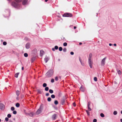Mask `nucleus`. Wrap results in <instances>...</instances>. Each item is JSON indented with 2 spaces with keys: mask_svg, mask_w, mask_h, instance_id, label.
I'll return each instance as SVG.
<instances>
[{
  "mask_svg": "<svg viewBox=\"0 0 122 122\" xmlns=\"http://www.w3.org/2000/svg\"><path fill=\"white\" fill-rule=\"evenodd\" d=\"M53 70L52 69L49 70L46 74V76L47 77H51L53 74Z\"/></svg>",
  "mask_w": 122,
  "mask_h": 122,
  "instance_id": "f257e3e1",
  "label": "nucleus"
},
{
  "mask_svg": "<svg viewBox=\"0 0 122 122\" xmlns=\"http://www.w3.org/2000/svg\"><path fill=\"white\" fill-rule=\"evenodd\" d=\"M11 5L12 6L15 8L19 6V5L18 3H16L15 2H13L12 3Z\"/></svg>",
  "mask_w": 122,
  "mask_h": 122,
  "instance_id": "f03ea898",
  "label": "nucleus"
},
{
  "mask_svg": "<svg viewBox=\"0 0 122 122\" xmlns=\"http://www.w3.org/2000/svg\"><path fill=\"white\" fill-rule=\"evenodd\" d=\"M106 59V57H105L102 60L101 63V65L102 66H104V65L105 61Z\"/></svg>",
  "mask_w": 122,
  "mask_h": 122,
  "instance_id": "7ed1b4c3",
  "label": "nucleus"
},
{
  "mask_svg": "<svg viewBox=\"0 0 122 122\" xmlns=\"http://www.w3.org/2000/svg\"><path fill=\"white\" fill-rule=\"evenodd\" d=\"M64 17H71L72 16V14L70 13H67L63 15Z\"/></svg>",
  "mask_w": 122,
  "mask_h": 122,
  "instance_id": "20e7f679",
  "label": "nucleus"
},
{
  "mask_svg": "<svg viewBox=\"0 0 122 122\" xmlns=\"http://www.w3.org/2000/svg\"><path fill=\"white\" fill-rule=\"evenodd\" d=\"M88 62L90 68H92V65L93 64V62L91 59H88Z\"/></svg>",
  "mask_w": 122,
  "mask_h": 122,
  "instance_id": "39448f33",
  "label": "nucleus"
},
{
  "mask_svg": "<svg viewBox=\"0 0 122 122\" xmlns=\"http://www.w3.org/2000/svg\"><path fill=\"white\" fill-rule=\"evenodd\" d=\"M42 109L40 107L36 112V114L37 115H38L41 113L42 111Z\"/></svg>",
  "mask_w": 122,
  "mask_h": 122,
  "instance_id": "423d86ee",
  "label": "nucleus"
},
{
  "mask_svg": "<svg viewBox=\"0 0 122 122\" xmlns=\"http://www.w3.org/2000/svg\"><path fill=\"white\" fill-rule=\"evenodd\" d=\"M57 114H55L53 115L52 117V118L53 120H55L57 117Z\"/></svg>",
  "mask_w": 122,
  "mask_h": 122,
  "instance_id": "0eeeda50",
  "label": "nucleus"
},
{
  "mask_svg": "<svg viewBox=\"0 0 122 122\" xmlns=\"http://www.w3.org/2000/svg\"><path fill=\"white\" fill-rule=\"evenodd\" d=\"M30 46V44L29 43H27L25 45V47L26 49H28Z\"/></svg>",
  "mask_w": 122,
  "mask_h": 122,
  "instance_id": "6e6552de",
  "label": "nucleus"
},
{
  "mask_svg": "<svg viewBox=\"0 0 122 122\" xmlns=\"http://www.w3.org/2000/svg\"><path fill=\"white\" fill-rule=\"evenodd\" d=\"M5 106L4 105L2 104H0V109L1 110H3L5 108Z\"/></svg>",
  "mask_w": 122,
  "mask_h": 122,
  "instance_id": "1a4fd4ad",
  "label": "nucleus"
},
{
  "mask_svg": "<svg viewBox=\"0 0 122 122\" xmlns=\"http://www.w3.org/2000/svg\"><path fill=\"white\" fill-rule=\"evenodd\" d=\"M49 58L48 57L46 56L44 59V60L46 63H47L49 60Z\"/></svg>",
  "mask_w": 122,
  "mask_h": 122,
  "instance_id": "9d476101",
  "label": "nucleus"
},
{
  "mask_svg": "<svg viewBox=\"0 0 122 122\" xmlns=\"http://www.w3.org/2000/svg\"><path fill=\"white\" fill-rule=\"evenodd\" d=\"M90 102H88V109L89 111H91V109L90 108Z\"/></svg>",
  "mask_w": 122,
  "mask_h": 122,
  "instance_id": "9b49d317",
  "label": "nucleus"
},
{
  "mask_svg": "<svg viewBox=\"0 0 122 122\" xmlns=\"http://www.w3.org/2000/svg\"><path fill=\"white\" fill-rule=\"evenodd\" d=\"M44 51L42 50L40 51V56H42L44 54Z\"/></svg>",
  "mask_w": 122,
  "mask_h": 122,
  "instance_id": "f8f14e48",
  "label": "nucleus"
},
{
  "mask_svg": "<svg viewBox=\"0 0 122 122\" xmlns=\"http://www.w3.org/2000/svg\"><path fill=\"white\" fill-rule=\"evenodd\" d=\"M20 92L19 91L17 90L16 91V95H17V96H18L20 94Z\"/></svg>",
  "mask_w": 122,
  "mask_h": 122,
  "instance_id": "ddd939ff",
  "label": "nucleus"
},
{
  "mask_svg": "<svg viewBox=\"0 0 122 122\" xmlns=\"http://www.w3.org/2000/svg\"><path fill=\"white\" fill-rule=\"evenodd\" d=\"M27 1V0H23L22 3L23 5H25L26 4Z\"/></svg>",
  "mask_w": 122,
  "mask_h": 122,
  "instance_id": "4468645a",
  "label": "nucleus"
},
{
  "mask_svg": "<svg viewBox=\"0 0 122 122\" xmlns=\"http://www.w3.org/2000/svg\"><path fill=\"white\" fill-rule=\"evenodd\" d=\"M80 89L82 92H84L85 90L84 88L83 87H82V86L80 87Z\"/></svg>",
  "mask_w": 122,
  "mask_h": 122,
  "instance_id": "2eb2a0df",
  "label": "nucleus"
},
{
  "mask_svg": "<svg viewBox=\"0 0 122 122\" xmlns=\"http://www.w3.org/2000/svg\"><path fill=\"white\" fill-rule=\"evenodd\" d=\"M92 56V54L91 53H90L89 55L88 59H91Z\"/></svg>",
  "mask_w": 122,
  "mask_h": 122,
  "instance_id": "dca6fc26",
  "label": "nucleus"
},
{
  "mask_svg": "<svg viewBox=\"0 0 122 122\" xmlns=\"http://www.w3.org/2000/svg\"><path fill=\"white\" fill-rule=\"evenodd\" d=\"M37 91L38 93H39L40 94H41L42 93L41 91L39 89H38L37 90Z\"/></svg>",
  "mask_w": 122,
  "mask_h": 122,
  "instance_id": "f3484780",
  "label": "nucleus"
},
{
  "mask_svg": "<svg viewBox=\"0 0 122 122\" xmlns=\"http://www.w3.org/2000/svg\"><path fill=\"white\" fill-rule=\"evenodd\" d=\"M19 73H17L15 74V76L16 78H17Z\"/></svg>",
  "mask_w": 122,
  "mask_h": 122,
  "instance_id": "a211bd4d",
  "label": "nucleus"
},
{
  "mask_svg": "<svg viewBox=\"0 0 122 122\" xmlns=\"http://www.w3.org/2000/svg\"><path fill=\"white\" fill-rule=\"evenodd\" d=\"M49 92L51 94L52 93H53V91L52 90L50 89L49 90Z\"/></svg>",
  "mask_w": 122,
  "mask_h": 122,
  "instance_id": "6ab92c4d",
  "label": "nucleus"
},
{
  "mask_svg": "<svg viewBox=\"0 0 122 122\" xmlns=\"http://www.w3.org/2000/svg\"><path fill=\"white\" fill-rule=\"evenodd\" d=\"M65 102V101L64 99H63L61 101V104L63 105Z\"/></svg>",
  "mask_w": 122,
  "mask_h": 122,
  "instance_id": "aec40b11",
  "label": "nucleus"
},
{
  "mask_svg": "<svg viewBox=\"0 0 122 122\" xmlns=\"http://www.w3.org/2000/svg\"><path fill=\"white\" fill-rule=\"evenodd\" d=\"M113 114L114 115H116L117 114V112L116 111H114L113 112Z\"/></svg>",
  "mask_w": 122,
  "mask_h": 122,
  "instance_id": "412c9836",
  "label": "nucleus"
},
{
  "mask_svg": "<svg viewBox=\"0 0 122 122\" xmlns=\"http://www.w3.org/2000/svg\"><path fill=\"white\" fill-rule=\"evenodd\" d=\"M15 106L17 107H19L20 106V104L18 103H16Z\"/></svg>",
  "mask_w": 122,
  "mask_h": 122,
  "instance_id": "4be33fe9",
  "label": "nucleus"
},
{
  "mask_svg": "<svg viewBox=\"0 0 122 122\" xmlns=\"http://www.w3.org/2000/svg\"><path fill=\"white\" fill-rule=\"evenodd\" d=\"M54 103L56 105H57L58 104V102L57 100H55L54 102Z\"/></svg>",
  "mask_w": 122,
  "mask_h": 122,
  "instance_id": "5701e85b",
  "label": "nucleus"
},
{
  "mask_svg": "<svg viewBox=\"0 0 122 122\" xmlns=\"http://www.w3.org/2000/svg\"><path fill=\"white\" fill-rule=\"evenodd\" d=\"M24 55L25 57H27L28 56V54L27 53H25L24 54Z\"/></svg>",
  "mask_w": 122,
  "mask_h": 122,
  "instance_id": "b1692460",
  "label": "nucleus"
},
{
  "mask_svg": "<svg viewBox=\"0 0 122 122\" xmlns=\"http://www.w3.org/2000/svg\"><path fill=\"white\" fill-rule=\"evenodd\" d=\"M47 86V84L46 83H44L43 85V87H46Z\"/></svg>",
  "mask_w": 122,
  "mask_h": 122,
  "instance_id": "393cba45",
  "label": "nucleus"
},
{
  "mask_svg": "<svg viewBox=\"0 0 122 122\" xmlns=\"http://www.w3.org/2000/svg\"><path fill=\"white\" fill-rule=\"evenodd\" d=\"M49 87H46L45 88V90L46 91H47L49 90Z\"/></svg>",
  "mask_w": 122,
  "mask_h": 122,
  "instance_id": "a878e982",
  "label": "nucleus"
},
{
  "mask_svg": "<svg viewBox=\"0 0 122 122\" xmlns=\"http://www.w3.org/2000/svg\"><path fill=\"white\" fill-rule=\"evenodd\" d=\"M35 59V57H32L31 59V60L32 62Z\"/></svg>",
  "mask_w": 122,
  "mask_h": 122,
  "instance_id": "bb28decb",
  "label": "nucleus"
},
{
  "mask_svg": "<svg viewBox=\"0 0 122 122\" xmlns=\"http://www.w3.org/2000/svg\"><path fill=\"white\" fill-rule=\"evenodd\" d=\"M51 97L52 98H54L55 97V96L54 95L52 94L51 95Z\"/></svg>",
  "mask_w": 122,
  "mask_h": 122,
  "instance_id": "cd10ccee",
  "label": "nucleus"
},
{
  "mask_svg": "<svg viewBox=\"0 0 122 122\" xmlns=\"http://www.w3.org/2000/svg\"><path fill=\"white\" fill-rule=\"evenodd\" d=\"M59 51H61L62 50V48L61 47H60L59 48Z\"/></svg>",
  "mask_w": 122,
  "mask_h": 122,
  "instance_id": "c85d7f7f",
  "label": "nucleus"
},
{
  "mask_svg": "<svg viewBox=\"0 0 122 122\" xmlns=\"http://www.w3.org/2000/svg\"><path fill=\"white\" fill-rule=\"evenodd\" d=\"M100 116L102 117H104V114L102 113H101Z\"/></svg>",
  "mask_w": 122,
  "mask_h": 122,
  "instance_id": "c756f323",
  "label": "nucleus"
},
{
  "mask_svg": "<svg viewBox=\"0 0 122 122\" xmlns=\"http://www.w3.org/2000/svg\"><path fill=\"white\" fill-rule=\"evenodd\" d=\"M80 62H81V65L82 66H84V65H85L84 63H83L82 62L81 60H80Z\"/></svg>",
  "mask_w": 122,
  "mask_h": 122,
  "instance_id": "7c9ffc66",
  "label": "nucleus"
},
{
  "mask_svg": "<svg viewBox=\"0 0 122 122\" xmlns=\"http://www.w3.org/2000/svg\"><path fill=\"white\" fill-rule=\"evenodd\" d=\"M51 99L50 97H49L47 98V100L49 102H50L51 101Z\"/></svg>",
  "mask_w": 122,
  "mask_h": 122,
  "instance_id": "2f4dec72",
  "label": "nucleus"
},
{
  "mask_svg": "<svg viewBox=\"0 0 122 122\" xmlns=\"http://www.w3.org/2000/svg\"><path fill=\"white\" fill-rule=\"evenodd\" d=\"M117 72H118V74H119V75L121 74V71L120 70H117Z\"/></svg>",
  "mask_w": 122,
  "mask_h": 122,
  "instance_id": "473e14b6",
  "label": "nucleus"
},
{
  "mask_svg": "<svg viewBox=\"0 0 122 122\" xmlns=\"http://www.w3.org/2000/svg\"><path fill=\"white\" fill-rule=\"evenodd\" d=\"M11 110L12 111H13L15 110V108L13 107H12L11 108Z\"/></svg>",
  "mask_w": 122,
  "mask_h": 122,
  "instance_id": "72a5a7b5",
  "label": "nucleus"
},
{
  "mask_svg": "<svg viewBox=\"0 0 122 122\" xmlns=\"http://www.w3.org/2000/svg\"><path fill=\"white\" fill-rule=\"evenodd\" d=\"M67 44L66 42H65L63 44V46H67Z\"/></svg>",
  "mask_w": 122,
  "mask_h": 122,
  "instance_id": "f704fd0d",
  "label": "nucleus"
},
{
  "mask_svg": "<svg viewBox=\"0 0 122 122\" xmlns=\"http://www.w3.org/2000/svg\"><path fill=\"white\" fill-rule=\"evenodd\" d=\"M7 116L8 118H10L11 117V115L10 114H8L7 115Z\"/></svg>",
  "mask_w": 122,
  "mask_h": 122,
  "instance_id": "c9c22d12",
  "label": "nucleus"
},
{
  "mask_svg": "<svg viewBox=\"0 0 122 122\" xmlns=\"http://www.w3.org/2000/svg\"><path fill=\"white\" fill-rule=\"evenodd\" d=\"M3 44L4 45H6L7 44V43L5 41H4L3 42Z\"/></svg>",
  "mask_w": 122,
  "mask_h": 122,
  "instance_id": "e433bc0d",
  "label": "nucleus"
},
{
  "mask_svg": "<svg viewBox=\"0 0 122 122\" xmlns=\"http://www.w3.org/2000/svg\"><path fill=\"white\" fill-rule=\"evenodd\" d=\"M15 0L17 2H20L22 0Z\"/></svg>",
  "mask_w": 122,
  "mask_h": 122,
  "instance_id": "4c0bfd02",
  "label": "nucleus"
},
{
  "mask_svg": "<svg viewBox=\"0 0 122 122\" xmlns=\"http://www.w3.org/2000/svg\"><path fill=\"white\" fill-rule=\"evenodd\" d=\"M63 51L64 52H66V48H64L63 50Z\"/></svg>",
  "mask_w": 122,
  "mask_h": 122,
  "instance_id": "58836bf2",
  "label": "nucleus"
},
{
  "mask_svg": "<svg viewBox=\"0 0 122 122\" xmlns=\"http://www.w3.org/2000/svg\"><path fill=\"white\" fill-rule=\"evenodd\" d=\"M86 113H87V115H90V113H89V112L88 111V110H86Z\"/></svg>",
  "mask_w": 122,
  "mask_h": 122,
  "instance_id": "ea45409f",
  "label": "nucleus"
},
{
  "mask_svg": "<svg viewBox=\"0 0 122 122\" xmlns=\"http://www.w3.org/2000/svg\"><path fill=\"white\" fill-rule=\"evenodd\" d=\"M17 112L15 111H14L13 112V113L14 114H16Z\"/></svg>",
  "mask_w": 122,
  "mask_h": 122,
  "instance_id": "a19ab883",
  "label": "nucleus"
},
{
  "mask_svg": "<svg viewBox=\"0 0 122 122\" xmlns=\"http://www.w3.org/2000/svg\"><path fill=\"white\" fill-rule=\"evenodd\" d=\"M94 80L95 81H97V78L96 77H95L94 78Z\"/></svg>",
  "mask_w": 122,
  "mask_h": 122,
  "instance_id": "79ce46f5",
  "label": "nucleus"
},
{
  "mask_svg": "<svg viewBox=\"0 0 122 122\" xmlns=\"http://www.w3.org/2000/svg\"><path fill=\"white\" fill-rule=\"evenodd\" d=\"M58 47L57 46H55V49L56 50H57L58 49Z\"/></svg>",
  "mask_w": 122,
  "mask_h": 122,
  "instance_id": "37998d69",
  "label": "nucleus"
},
{
  "mask_svg": "<svg viewBox=\"0 0 122 122\" xmlns=\"http://www.w3.org/2000/svg\"><path fill=\"white\" fill-rule=\"evenodd\" d=\"M5 120L7 122L8 121L9 119L8 117H6L5 118Z\"/></svg>",
  "mask_w": 122,
  "mask_h": 122,
  "instance_id": "c03bdc74",
  "label": "nucleus"
},
{
  "mask_svg": "<svg viewBox=\"0 0 122 122\" xmlns=\"http://www.w3.org/2000/svg\"><path fill=\"white\" fill-rule=\"evenodd\" d=\"M54 80L53 79H51V82L52 83H53L54 82Z\"/></svg>",
  "mask_w": 122,
  "mask_h": 122,
  "instance_id": "a18cd8bd",
  "label": "nucleus"
},
{
  "mask_svg": "<svg viewBox=\"0 0 122 122\" xmlns=\"http://www.w3.org/2000/svg\"><path fill=\"white\" fill-rule=\"evenodd\" d=\"M55 79L56 81H57L58 80V78L57 76H56L55 78Z\"/></svg>",
  "mask_w": 122,
  "mask_h": 122,
  "instance_id": "49530a36",
  "label": "nucleus"
},
{
  "mask_svg": "<svg viewBox=\"0 0 122 122\" xmlns=\"http://www.w3.org/2000/svg\"><path fill=\"white\" fill-rule=\"evenodd\" d=\"M93 122H97V120L96 119H93Z\"/></svg>",
  "mask_w": 122,
  "mask_h": 122,
  "instance_id": "de8ad7c7",
  "label": "nucleus"
},
{
  "mask_svg": "<svg viewBox=\"0 0 122 122\" xmlns=\"http://www.w3.org/2000/svg\"><path fill=\"white\" fill-rule=\"evenodd\" d=\"M70 54H71V55H73L74 54V52H72V51H71V52H70Z\"/></svg>",
  "mask_w": 122,
  "mask_h": 122,
  "instance_id": "09e8293b",
  "label": "nucleus"
},
{
  "mask_svg": "<svg viewBox=\"0 0 122 122\" xmlns=\"http://www.w3.org/2000/svg\"><path fill=\"white\" fill-rule=\"evenodd\" d=\"M33 116V114L32 113H30V116L32 117Z\"/></svg>",
  "mask_w": 122,
  "mask_h": 122,
  "instance_id": "8fccbe9b",
  "label": "nucleus"
},
{
  "mask_svg": "<svg viewBox=\"0 0 122 122\" xmlns=\"http://www.w3.org/2000/svg\"><path fill=\"white\" fill-rule=\"evenodd\" d=\"M49 95V93H47L46 94V96H48Z\"/></svg>",
  "mask_w": 122,
  "mask_h": 122,
  "instance_id": "3c124183",
  "label": "nucleus"
},
{
  "mask_svg": "<svg viewBox=\"0 0 122 122\" xmlns=\"http://www.w3.org/2000/svg\"><path fill=\"white\" fill-rule=\"evenodd\" d=\"M73 106L74 107L75 106H76V104L75 103V102H74L73 103Z\"/></svg>",
  "mask_w": 122,
  "mask_h": 122,
  "instance_id": "603ef678",
  "label": "nucleus"
},
{
  "mask_svg": "<svg viewBox=\"0 0 122 122\" xmlns=\"http://www.w3.org/2000/svg\"><path fill=\"white\" fill-rule=\"evenodd\" d=\"M16 98L17 100H19V98L18 96H17L16 97Z\"/></svg>",
  "mask_w": 122,
  "mask_h": 122,
  "instance_id": "864d4df0",
  "label": "nucleus"
},
{
  "mask_svg": "<svg viewBox=\"0 0 122 122\" xmlns=\"http://www.w3.org/2000/svg\"><path fill=\"white\" fill-rule=\"evenodd\" d=\"M55 48H52V50L53 51H55Z\"/></svg>",
  "mask_w": 122,
  "mask_h": 122,
  "instance_id": "5fc2aeb1",
  "label": "nucleus"
},
{
  "mask_svg": "<svg viewBox=\"0 0 122 122\" xmlns=\"http://www.w3.org/2000/svg\"><path fill=\"white\" fill-rule=\"evenodd\" d=\"M109 45L110 46H111L112 45V44L111 43H109Z\"/></svg>",
  "mask_w": 122,
  "mask_h": 122,
  "instance_id": "6e6d98bb",
  "label": "nucleus"
},
{
  "mask_svg": "<svg viewBox=\"0 0 122 122\" xmlns=\"http://www.w3.org/2000/svg\"><path fill=\"white\" fill-rule=\"evenodd\" d=\"M113 45L115 46H116L117 45L116 44H114Z\"/></svg>",
  "mask_w": 122,
  "mask_h": 122,
  "instance_id": "4d7b16f0",
  "label": "nucleus"
},
{
  "mask_svg": "<svg viewBox=\"0 0 122 122\" xmlns=\"http://www.w3.org/2000/svg\"><path fill=\"white\" fill-rule=\"evenodd\" d=\"M76 26H74V29H76Z\"/></svg>",
  "mask_w": 122,
  "mask_h": 122,
  "instance_id": "13d9d810",
  "label": "nucleus"
},
{
  "mask_svg": "<svg viewBox=\"0 0 122 122\" xmlns=\"http://www.w3.org/2000/svg\"><path fill=\"white\" fill-rule=\"evenodd\" d=\"M82 44V43H79V44L80 45H81Z\"/></svg>",
  "mask_w": 122,
  "mask_h": 122,
  "instance_id": "bf43d9fd",
  "label": "nucleus"
},
{
  "mask_svg": "<svg viewBox=\"0 0 122 122\" xmlns=\"http://www.w3.org/2000/svg\"><path fill=\"white\" fill-rule=\"evenodd\" d=\"M120 121L121 122H122V118L120 119Z\"/></svg>",
  "mask_w": 122,
  "mask_h": 122,
  "instance_id": "052dcab7",
  "label": "nucleus"
},
{
  "mask_svg": "<svg viewBox=\"0 0 122 122\" xmlns=\"http://www.w3.org/2000/svg\"><path fill=\"white\" fill-rule=\"evenodd\" d=\"M23 69H24V68H23V67H22V70H23Z\"/></svg>",
  "mask_w": 122,
  "mask_h": 122,
  "instance_id": "680f3d73",
  "label": "nucleus"
},
{
  "mask_svg": "<svg viewBox=\"0 0 122 122\" xmlns=\"http://www.w3.org/2000/svg\"><path fill=\"white\" fill-rule=\"evenodd\" d=\"M27 38H25V39H26V40H27Z\"/></svg>",
  "mask_w": 122,
  "mask_h": 122,
  "instance_id": "e2e57ef3",
  "label": "nucleus"
},
{
  "mask_svg": "<svg viewBox=\"0 0 122 122\" xmlns=\"http://www.w3.org/2000/svg\"><path fill=\"white\" fill-rule=\"evenodd\" d=\"M121 114H122V110L121 111Z\"/></svg>",
  "mask_w": 122,
  "mask_h": 122,
  "instance_id": "0e129e2a",
  "label": "nucleus"
},
{
  "mask_svg": "<svg viewBox=\"0 0 122 122\" xmlns=\"http://www.w3.org/2000/svg\"><path fill=\"white\" fill-rule=\"evenodd\" d=\"M10 122H12L11 121H10Z\"/></svg>",
  "mask_w": 122,
  "mask_h": 122,
  "instance_id": "69168bd1",
  "label": "nucleus"
},
{
  "mask_svg": "<svg viewBox=\"0 0 122 122\" xmlns=\"http://www.w3.org/2000/svg\"><path fill=\"white\" fill-rule=\"evenodd\" d=\"M0 121H1V119H0Z\"/></svg>",
  "mask_w": 122,
  "mask_h": 122,
  "instance_id": "338daca9",
  "label": "nucleus"
},
{
  "mask_svg": "<svg viewBox=\"0 0 122 122\" xmlns=\"http://www.w3.org/2000/svg\"><path fill=\"white\" fill-rule=\"evenodd\" d=\"M35 50H36V49H35Z\"/></svg>",
  "mask_w": 122,
  "mask_h": 122,
  "instance_id": "774afa93",
  "label": "nucleus"
}]
</instances>
